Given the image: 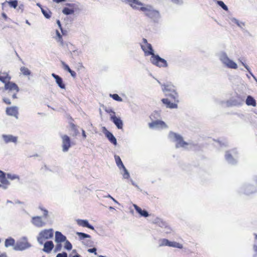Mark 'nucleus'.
I'll return each mask as SVG.
<instances>
[{
  "label": "nucleus",
  "mask_w": 257,
  "mask_h": 257,
  "mask_svg": "<svg viewBox=\"0 0 257 257\" xmlns=\"http://www.w3.org/2000/svg\"><path fill=\"white\" fill-rule=\"evenodd\" d=\"M76 222L77 224L80 226L86 227L92 230H94V229L93 226L89 224L88 221L86 220L77 219Z\"/></svg>",
  "instance_id": "nucleus-12"
},
{
  "label": "nucleus",
  "mask_w": 257,
  "mask_h": 257,
  "mask_svg": "<svg viewBox=\"0 0 257 257\" xmlns=\"http://www.w3.org/2000/svg\"><path fill=\"white\" fill-rule=\"evenodd\" d=\"M82 136H83V138L85 139L86 138V135L84 130H82Z\"/></svg>",
  "instance_id": "nucleus-49"
},
{
  "label": "nucleus",
  "mask_w": 257,
  "mask_h": 257,
  "mask_svg": "<svg viewBox=\"0 0 257 257\" xmlns=\"http://www.w3.org/2000/svg\"><path fill=\"white\" fill-rule=\"evenodd\" d=\"M17 91H18V87H17Z\"/></svg>",
  "instance_id": "nucleus-60"
},
{
  "label": "nucleus",
  "mask_w": 257,
  "mask_h": 257,
  "mask_svg": "<svg viewBox=\"0 0 257 257\" xmlns=\"http://www.w3.org/2000/svg\"><path fill=\"white\" fill-rule=\"evenodd\" d=\"M0 257H6V255L5 254H1L0 255Z\"/></svg>",
  "instance_id": "nucleus-57"
},
{
  "label": "nucleus",
  "mask_w": 257,
  "mask_h": 257,
  "mask_svg": "<svg viewBox=\"0 0 257 257\" xmlns=\"http://www.w3.org/2000/svg\"><path fill=\"white\" fill-rule=\"evenodd\" d=\"M56 257H67V254L65 252L62 253H58Z\"/></svg>",
  "instance_id": "nucleus-45"
},
{
  "label": "nucleus",
  "mask_w": 257,
  "mask_h": 257,
  "mask_svg": "<svg viewBox=\"0 0 257 257\" xmlns=\"http://www.w3.org/2000/svg\"><path fill=\"white\" fill-rule=\"evenodd\" d=\"M62 147L64 152H67L71 146L70 138L67 135L62 136Z\"/></svg>",
  "instance_id": "nucleus-8"
},
{
  "label": "nucleus",
  "mask_w": 257,
  "mask_h": 257,
  "mask_svg": "<svg viewBox=\"0 0 257 257\" xmlns=\"http://www.w3.org/2000/svg\"><path fill=\"white\" fill-rule=\"evenodd\" d=\"M115 159L116 163L119 167H122V168H125V167H124V165H123V163L119 156H115Z\"/></svg>",
  "instance_id": "nucleus-30"
},
{
  "label": "nucleus",
  "mask_w": 257,
  "mask_h": 257,
  "mask_svg": "<svg viewBox=\"0 0 257 257\" xmlns=\"http://www.w3.org/2000/svg\"><path fill=\"white\" fill-rule=\"evenodd\" d=\"M77 234L79 236V237L81 239L90 237V235H89L88 234L84 233H82V232H77Z\"/></svg>",
  "instance_id": "nucleus-36"
},
{
  "label": "nucleus",
  "mask_w": 257,
  "mask_h": 257,
  "mask_svg": "<svg viewBox=\"0 0 257 257\" xmlns=\"http://www.w3.org/2000/svg\"><path fill=\"white\" fill-rule=\"evenodd\" d=\"M222 63L225 64L227 67L231 69H237V64L230 60L227 56H223L221 59Z\"/></svg>",
  "instance_id": "nucleus-7"
},
{
  "label": "nucleus",
  "mask_w": 257,
  "mask_h": 257,
  "mask_svg": "<svg viewBox=\"0 0 257 257\" xmlns=\"http://www.w3.org/2000/svg\"><path fill=\"white\" fill-rule=\"evenodd\" d=\"M41 12L46 18L49 19L51 18V15H52V12L50 11V10L49 9L42 8Z\"/></svg>",
  "instance_id": "nucleus-24"
},
{
  "label": "nucleus",
  "mask_w": 257,
  "mask_h": 257,
  "mask_svg": "<svg viewBox=\"0 0 257 257\" xmlns=\"http://www.w3.org/2000/svg\"><path fill=\"white\" fill-rule=\"evenodd\" d=\"M169 137L174 139V141L176 142V147L178 148H185L188 145V143L184 141L183 137L175 133L170 132L169 134Z\"/></svg>",
  "instance_id": "nucleus-2"
},
{
  "label": "nucleus",
  "mask_w": 257,
  "mask_h": 257,
  "mask_svg": "<svg viewBox=\"0 0 257 257\" xmlns=\"http://www.w3.org/2000/svg\"><path fill=\"white\" fill-rule=\"evenodd\" d=\"M42 210L44 211V215L45 217H47L48 216V211L46 209H42Z\"/></svg>",
  "instance_id": "nucleus-48"
},
{
  "label": "nucleus",
  "mask_w": 257,
  "mask_h": 257,
  "mask_svg": "<svg viewBox=\"0 0 257 257\" xmlns=\"http://www.w3.org/2000/svg\"><path fill=\"white\" fill-rule=\"evenodd\" d=\"M70 126L72 130H73L74 131L75 136L77 135V134L78 133V131L76 126L73 123H71Z\"/></svg>",
  "instance_id": "nucleus-42"
},
{
  "label": "nucleus",
  "mask_w": 257,
  "mask_h": 257,
  "mask_svg": "<svg viewBox=\"0 0 257 257\" xmlns=\"http://www.w3.org/2000/svg\"><path fill=\"white\" fill-rule=\"evenodd\" d=\"M8 114H10L11 115H13V116H14L15 117H16V113H8Z\"/></svg>",
  "instance_id": "nucleus-55"
},
{
  "label": "nucleus",
  "mask_w": 257,
  "mask_h": 257,
  "mask_svg": "<svg viewBox=\"0 0 257 257\" xmlns=\"http://www.w3.org/2000/svg\"><path fill=\"white\" fill-rule=\"evenodd\" d=\"M54 247V244L52 241H46L44 245V251L49 253Z\"/></svg>",
  "instance_id": "nucleus-13"
},
{
  "label": "nucleus",
  "mask_w": 257,
  "mask_h": 257,
  "mask_svg": "<svg viewBox=\"0 0 257 257\" xmlns=\"http://www.w3.org/2000/svg\"><path fill=\"white\" fill-rule=\"evenodd\" d=\"M126 1L133 9L140 10V7H143V4L138 0H126Z\"/></svg>",
  "instance_id": "nucleus-9"
},
{
  "label": "nucleus",
  "mask_w": 257,
  "mask_h": 257,
  "mask_svg": "<svg viewBox=\"0 0 257 257\" xmlns=\"http://www.w3.org/2000/svg\"><path fill=\"white\" fill-rule=\"evenodd\" d=\"M66 237L63 235L60 232L56 231L55 232V241L57 243H61L66 240Z\"/></svg>",
  "instance_id": "nucleus-16"
},
{
  "label": "nucleus",
  "mask_w": 257,
  "mask_h": 257,
  "mask_svg": "<svg viewBox=\"0 0 257 257\" xmlns=\"http://www.w3.org/2000/svg\"><path fill=\"white\" fill-rule=\"evenodd\" d=\"M52 76L55 79L56 83L61 88L64 89L65 88V85L61 77L54 73H52Z\"/></svg>",
  "instance_id": "nucleus-15"
},
{
  "label": "nucleus",
  "mask_w": 257,
  "mask_h": 257,
  "mask_svg": "<svg viewBox=\"0 0 257 257\" xmlns=\"http://www.w3.org/2000/svg\"><path fill=\"white\" fill-rule=\"evenodd\" d=\"M217 4L220 6L225 11H228L227 7L224 4V3L221 1H217Z\"/></svg>",
  "instance_id": "nucleus-37"
},
{
  "label": "nucleus",
  "mask_w": 257,
  "mask_h": 257,
  "mask_svg": "<svg viewBox=\"0 0 257 257\" xmlns=\"http://www.w3.org/2000/svg\"><path fill=\"white\" fill-rule=\"evenodd\" d=\"M20 70H21L22 73L23 74H24V75H30L31 74L30 71L29 70L28 68H27L26 67H21Z\"/></svg>",
  "instance_id": "nucleus-31"
},
{
  "label": "nucleus",
  "mask_w": 257,
  "mask_h": 257,
  "mask_svg": "<svg viewBox=\"0 0 257 257\" xmlns=\"http://www.w3.org/2000/svg\"><path fill=\"white\" fill-rule=\"evenodd\" d=\"M15 240L14 238L11 237L6 239L5 242V245L6 247H8L14 245Z\"/></svg>",
  "instance_id": "nucleus-26"
},
{
  "label": "nucleus",
  "mask_w": 257,
  "mask_h": 257,
  "mask_svg": "<svg viewBox=\"0 0 257 257\" xmlns=\"http://www.w3.org/2000/svg\"><path fill=\"white\" fill-rule=\"evenodd\" d=\"M140 10L145 13L146 16L152 19L156 18L159 15V12L154 10L151 6H147L146 7H141Z\"/></svg>",
  "instance_id": "nucleus-3"
},
{
  "label": "nucleus",
  "mask_w": 257,
  "mask_h": 257,
  "mask_svg": "<svg viewBox=\"0 0 257 257\" xmlns=\"http://www.w3.org/2000/svg\"><path fill=\"white\" fill-rule=\"evenodd\" d=\"M169 246L180 249L183 248V245L182 244L175 241H170Z\"/></svg>",
  "instance_id": "nucleus-29"
},
{
  "label": "nucleus",
  "mask_w": 257,
  "mask_h": 257,
  "mask_svg": "<svg viewBox=\"0 0 257 257\" xmlns=\"http://www.w3.org/2000/svg\"><path fill=\"white\" fill-rule=\"evenodd\" d=\"M64 247L67 250H71L72 249V246L71 243L68 240H66Z\"/></svg>",
  "instance_id": "nucleus-39"
},
{
  "label": "nucleus",
  "mask_w": 257,
  "mask_h": 257,
  "mask_svg": "<svg viewBox=\"0 0 257 257\" xmlns=\"http://www.w3.org/2000/svg\"><path fill=\"white\" fill-rule=\"evenodd\" d=\"M16 111V106H13L10 107H7L6 109V112L7 113L8 112H15Z\"/></svg>",
  "instance_id": "nucleus-40"
},
{
  "label": "nucleus",
  "mask_w": 257,
  "mask_h": 257,
  "mask_svg": "<svg viewBox=\"0 0 257 257\" xmlns=\"http://www.w3.org/2000/svg\"><path fill=\"white\" fill-rule=\"evenodd\" d=\"M6 4H9L11 7H13L15 9L16 8V0L11 1V2L6 1L4 3H3V6H4Z\"/></svg>",
  "instance_id": "nucleus-33"
},
{
  "label": "nucleus",
  "mask_w": 257,
  "mask_h": 257,
  "mask_svg": "<svg viewBox=\"0 0 257 257\" xmlns=\"http://www.w3.org/2000/svg\"><path fill=\"white\" fill-rule=\"evenodd\" d=\"M32 222L34 225L37 227H42L45 225V222L42 220L40 216H36L32 218Z\"/></svg>",
  "instance_id": "nucleus-11"
},
{
  "label": "nucleus",
  "mask_w": 257,
  "mask_h": 257,
  "mask_svg": "<svg viewBox=\"0 0 257 257\" xmlns=\"http://www.w3.org/2000/svg\"><path fill=\"white\" fill-rule=\"evenodd\" d=\"M2 138L4 139L5 143L6 144L9 143L10 142H16V137L13 136L12 135H3Z\"/></svg>",
  "instance_id": "nucleus-14"
},
{
  "label": "nucleus",
  "mask_w": 257,
  "mask_h": 257,
  "mask_svg": "<svg viewBox=\"0 0 257 257\" xmlns=\"http://www.w3.org/2000/svg\"><path fill=\"white\" fill-rule=\"evenodd\" d=\"M29 246L30 245L26 239H23L17 242V249L23 250Z\"/></svg>",
  "instance_id": "nucleus-10"
},
{
  "label": "nucleus",
  "mask_w": 257,
  "mask_h": 257,
  "mask_svg": "<svg viewBox=\"0 0 257 257\" xmlns=\"http://www.w3.org/2000/svg\"><path fill=\"white\" fill-rule=\"evenodd\" d=\"M245 102L247 105H251L252 106H255L256 104L255 100L250 95L247 97Z\"/></svg>",
  "instance_id": "nucleus-21"
},
{
  "label": "nucleus",
  "mask_w": 257,
  "mask_h": 257,
  "mask_svg": "<svg viewBox=\"0 0 257 257\" xmlns=\"http://www.w3.org/2000/svg\"><path fill=\"white\" fill-rule=\"evenodd\" d=\"M158 125H160L162 126H166L165 122L164 121H161V120H155V121H154L152 122L151 123H149V125L151 127L155 126Z\"/></svg>",
  "instance_id": "nucleus-27"
},
{
  "label": "nucleus",
  "mask_w": 257,
  "mask_h": 257,
  "mask_svg": "<svg viewBox=\"0 0 257 257\" xmlns=\"http://www.w3.org/2000/svg\"><path fill=\"white\" fill-rule=\"evenodd\" d=\"M0 182L3 184H8V181L7 180L5 173L2 171H0Z\"/></svg>",
  "instance_id": "nucleus-25"
},
{
  "label": "nucleus",
  "mask_w": 257,
  "mask_h": 257,
  "mask_svg": "<svg viewBox=\"0 0 257 257\" xmlns=\"http://www.w3.org/2000/svg\"><path fill=\"white\" fill-rule=\"evenodd\" d=\"M111 118L114 123L117 126L118 128H122L123 124L120 118L117 117L116 116L113 115L111 116Z\"/></svg>",
  "instance_id": "nucleus-17"
},
{
  "label": "nucleus",
  "mask_w": 257,
  "mask_h": 257,
  "mask_svg": "<svg viewBox=\"0 0 257 257\" xmlns=\"http://www.w3.org/2000/svg\"><path fill=\"white\" fill-rule=\"evenodd\" d=\"M3 100L7 104H10L11 103L10 100L8 98H4Z\"/></svg>",
  "instance_id": "nucleus-46"
},
{
  "label": "nucleus",
  "mask_w": 257,
  "mask_h": 257,
  "mask_svg": "<svg viewBox=\"0 0 257 257\" xmlns=\"http://www.w3.org/2000/svg\"><path fill=\"white\" fill-rule=\"evenodd\" d=\"M141 46L146 56H152L154 54V51L152 45L150 43H148L146 39H143V43Z\"/></svg>",
  "instance_id": "nucleus-6"
},
{
  "label": "nucleus",
  "mask_w": 257,
  "mask_h": 257,
  "mask_svg": "<svg viewBox=\"0 0 257 257\" xmlns=\"http://www.w3.org/2000/svg\"><path fill=\"white\" fill-rule=\"evenodd\" d=\"M37 6H38L41 9V10H42V8H43L42 7V5L41 4H40L39 3H37Z\"/></svg>",
  "instance_id": "nucleus-53"
},
{
  "label": "nucleus",
  "mask_w": 257,
  "mask_h": 257,
  "mask_svg": "<svg viewBox=\"0 0 257 257\" xmlns=\"http://www.w3.org/2000/svg\"><path fill=\"white\" fill-rule=\"evenodd\" d=\"M14 249H16V246H15V247H14Z\"/></svg>",
  "instance_id": "nucleus-59"
},
{
  "label": "nucleus",
  "mask_w": 257,
  "mask_h": 257,
  "mask_svg": "<svg viewBox=\"0 0 257 257\" xmlns=\"http://www.w3.org/2000/svg\"><path fill=\"white\" fill-rule=\"evenodd\" d=\"M57 24H58V25L59 27L60 28V29H61V30L62 31V26L61 25V23L59 20H57Z\"/></svg>",
  "instance_id": "nucleus-47"
},
{
  "label": "nucleus",
  "mask_w": 257,
  "mask_h": 257,
  "mask_svg": "<svg viewBox=\"0 0 257 257\" xmlns=\"http://www.w3.org/2000/svg\"><path fill=\"white\" fill-rule=\"evenodd\" d=\"M101 257H105V256H100Z\"/></svg>",
  "instance_id": "nucleus-61"
},
{
  "label": "nucleus",
  "mask_w": 257,
  "mask_h": 257,
  "mask_svg": "<svg viewBox=\"0 0 257 257\" xmlns=\"http://www.w3.org/2000/svg\"><path fill=\"white\" fill-rule=\"evenodd\" d=\"M73 257H80V256L79 254H76V255H74Z\"/></svg>",
  "instance_id": "nucleus-56"
},
{
  "label": "nucleus",
  "mask_w": 257,
  "mask_h": 257,
  "mask_svg": "<svg viewBox=\"0 0 257 257\" xmlns=\"http://www.w3.org/2000/svg\"><path fill=\"white\" fill-rule=\"evenodd\" d=\"M151 62L154 65L159 67H166L168 66L167 61L154 53L151 56Z\"/></svg>",
  "instance_id": "nucleus-4"
},
{
  "label": "nucleus",
  "mask_w": 257,
  "mask_h": 257,
  "mask_svg": "<svg viewBox=\"0 0 257 257\" xmlns=\"http://www.w3.org/2000/svg\"><path fill=\"white\" fill-rule=\"evenodd\" d=\"M66 6L68 7L67 8L70 9H73L74 11H76L77 9H78L77 6L75 4L67 3L66 4Z\"/></svg>",
  "instance_id": "nucleus-38"
},
{
  "label": "nucleus",
  "mask_w": 257,
  "mask_h": 257,
  "mask_svg": "<svg viewBox=\"0 0 257 257\" xmlns=\"http://www.w3.org/2000/svg\"><path fill=\"white\" fill-rule=\"evenodd\" d=\"M5 88L6 90H16V84L14 83H12L9 82L8 83H5Z\"/></svg>",
  "instance_id": "nucleus-23"
},
{
  "label": "nucleus",
  "mask_w": 257,
  "mask_h": 257,
  "mask_svg": "<svg viewBox=\"0 0 257 257\" xmlns=\"http://www.w3.org/2000/svg\"><path fill=\"white\" fill-rule=\"evenodd\" d=\"M10 80V77L9 76L8 74L6 73H0V81L4 82L6 83L7 81H9Z\"/></svg>",
  "instance_id": "nucleus-22"
},
{
  "label": "nucleus",
  "mask_w": 257,
  "mask_h": 257,
  "mask_svg": "<svg viewBox=\"0 0 257 257\" xmlns=\"http://www.w3.org/2000/svg\"><path fill=\"white\" fill-rule=\"evenodd\" d=\"M54 2H55L56 3H59L61 2H65V0H53Z\"/></svg>",
  "instance_id": "nucleus-50"
},
{
  "label": "nucleus",
  "mask_w": 257,
  "mask_h": 257,
  "mask_svg": "<svg viewBox=\"0 0 257 257\" xmlns=\"http://www.w3.org/2000/svg\"><path fill=\"white\" fill-rule=\"evenodd\" d=\"M133 206L136 209V211L140 214L141 216L147 217L149 216V213L146 210H142L140 207L136 204H134Z\"/></svg>",
  "instance_id": "nucleus-18"
},
{
  "label": "nucleus",
  "mask_w": 257,
  "mask_h": 257,
  "mask_svg": "<svg viewBox=\"0 0 257 257\" xmlns=\"http://www.w3.org/2000/svg\"><path fill=\"white\" fill-rule=\"evenodd\" d=\"M88 251L90 253H94L95 254H96V249L95 247L88 249Z\"/></svg>",
  "instance_id": "nucleus-44"
},
{
  "label": "nucleus",
  "mask_w": 257,
  "mask_h": 257,
  "mask_svg": "<svg viewBox=\"0 0 257 257\" xmlns=\"http://www.w3.org/2000/svg\"><path fill=\"white\" fill-rule=\"evenodd\" d=\"M53 236V230L52 229H45L41 231L38 238L39 242L43 243L44 240L48 239Z\"/></svg>",
  "instance_id": "nucleus-5"
},
{
  "label": "nucleus",
  "mask_w": 257,
  "mask_h": 257,
  "mask_svg": "<svg viewBox=\"0 0 257 257\" xmlns=\"http://www.w3.org/2000/svg\"><path fill=\"white\" fill-rule=\"evenodd\" d=\"M7 178L8 179H11V180H14L16 178V176L15 175H11L10 174H7Z\"/></svg>",
  "instance_id": "nucleus-43"
},
{
  "label": "nucleus",
  "mask_w": 257,
  "mask_h": 257,
  "mask_svg": "<svg viewBox=\"0 0 257 257\" xmlns=\"http://www.w3.org/2000/svg\"><path fill=\"white\" fill-rule=\"evenodd\" d=\"M110 96L112 97L114 100L117 101H122V99L118 96L117 94H110Z\"/></svg>",
  "instance_id": "nucleus-34"
},
{
  "label": "nucleus",
  "mask_w": 257,
  "mask_h": 257,
  "mask_svg": "<svg viewBox=\"0 0 257 257\" xmlns=\"http://www.w3.org/2000/svg\"><path fill=\"white\" fill-rule=\"evenodd\" d=\"M75 11L73 9H70L68 8L65 7L62 10V13L66 15H68L73 14Z\"/></svg>",
  "instance_id": "nucleus-28"
},
{
  "label": "nucleus",
  "mask_w": 257,
  "mask_h": 257,
  "mask_svg": "<svg viewBox=\"0 0 257 257\" xmlns=\"http://www.w3.org/2000/svg\"><path fill=\"white\" fill-rule=\"evenodd\" d=\"M2 16L3 17V18H4L5 19H7V16L6 15V14L5 13H3L2 14Z\"/></svg>",
  "instance_id": "nucleus-52"
},
{
  "label": "nucleus",
  "mask_w": 257,
  "mask_h": 257,
  "mask_svg": "<svg viewBox=\"0 0 257 257\" xmlns=\"http://www.w3.org/2000/svg\"><path fill=\"white\" fill-rule=\"evenodd\" d=\"M255 236V242L253 246V248L254 252L257 253V234H254Z\"/></svg>",
  "instance_id": "nucleus-41"
},
{
  "label": "nucleus",
  "mask_w": 257,
  "mask_h": 257,
  "mask_svg": "<svg viewBox=\"0 0 257 257\" xmlns=\"http://www.w3.org/2000/svg\"><path fill=\"white\" fill-rule=\"evenodd\" d=\"M242 63V65H243L245 67V68H246L248 71H249V69H248V67H247L246 65H245L243 63Z\"/></svg>",
  "instance_id": "nucleus-54"
},
{
  "label": "nucleus",
  "mask_w": 257,
  "mask_h": 257,
  "mask_svg": "<svg viewBox=\"0 0 257 257\" xmlns=\"http://www.w3.org/2000/svg\"><path fill=\"white\" fill-rule=\"evenodd\" d=\"M13 98L16 97V94L15 93L13 94Z\"/></svg>",
  "instance_id": "nucleus-58"
},
{
  "label": "nucleus",
  "mask_w": 257,
  "mask_h": 257,
  "mask_svg": "<svg viewBox=\"0 0 257 257\" xmlns=\"http://www.w3.org/2000/svg\"><path fill=\"white\" fill-rule=\"evenodd\" d=\"M162 90L167 97L161 100L162 103L166 107L169 108H177V103L179 102L178 94L176 88L171 82H168L164 84H161Z\"/></svg>",
  "instance_id": "nucleus-1"
},
{
  "label": "nucleus",
  "mask_w": 257,
  "mask_h": 257,
  "mask_svg": "<svg viewBox=\"0 0 257 257\" xmlns=\"http://www.w3.org/2000/svg\"><path fill=\"white\" fill-rule=\"evenodd\" d=\"M6 184L2 185L0 184V187H2L4 189H6L7 188Z\"/></svg>",
  "instance_id": "nucleus-51"
},
{
  "label": "nucleus",
  "mask_w": 257,
  "mask_h": 257,
  "mask_svg": "<svg viewBox=\"0 0 257 257\" xmlns=\"http://www.w3.org/2000/svg\"><path fill=\"white\" fill-rule=\"evenodd\" d=\"M170 241L167 239H163L161 240V243L160 246H169Z\"/></svg>",
  "instance_id": "nucleus-35"
},
{
  "label": "nucleus",
  "mask_w": 257,
  "mask_h": 257,
  "mask_svg": "<svg viewBox=\"0 0 257 257\" xmlns=\"http://www.w3.org/2000/svg\"><path fill=\"white\" fill-rule=\"evenodd\" d=\"M106 136L107 138V139L109 140V141L114 144V145H116L117 144L116 140L115 138L113 136L112 133L110 132L107 131L105 133Z\"/></svg>",
  "instance_id": "nucleus-19"
},
{
  "label": "nucleus",
  "mask_w": 257,
  "mask_h": 257,
  "mask_svg": "<svg viewBox=\"0 0 257 257\" xmlns=\"http://www.w3.org/2000/svg\"><path fill=\"white\" fill-rule=\"evenodd\" d=\"M62 64L64 70L69 72L73 77L75 78L76 76V73L75 72L72 70L67 64L64 62H62Z\"/></svg>",
  "instance_id": "nucleus-20"
},
{
  "label": "nucleus",
  "mask_w": 257,
  "mask_h": 257,
  "mask_svg": "<svg viewBox=\"0 0 257 257\" xmlns=\"http://www.w3.org/2000/svg\"><path fill=\"white\" fill-rule=\"evenodd\" d=\"M56 35L57 36V41L60 42L61 45H63L64 42H63V40L62 39V35L60 34V33L58 30H56Z\"/></svg>",
  "instance_id": "nucleus-32"
}]
</instances>
